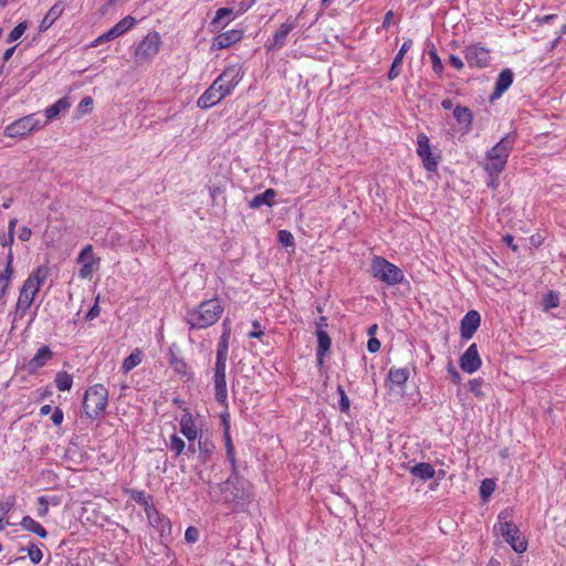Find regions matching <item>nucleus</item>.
<instances>
[{
    "mask_svg": "<svg viewBox=\"0 0 566 566\" xmlns=\"http://www.w3.org/2000/svg\"><path fill=\"white\" fill-rule=\"evenodd\" d=\"M169 447L172 451H175L176 455H179L185 449V442L181 438L171 436Z\"/></svg>",
    "mask_w": 566,
    "mask_h": 566,
    "instance_id": "42",
    "label": "nucleus"
},
{
    "mask_svg": "<svg viewBox=\"0 0 566 566\" xmlns=\"http://www.w3.org/2000/svg\"><path fill=\"white\" fill-rule=\"evenodd\" d=\"M411 45H412L411 40H407L406 42H403L398 54L395 57L396 64L402 63L403 56H405L406 52L411 48Z\"/></svg>",
    "mask_w": 566,
    "mask_h": 566,
    "instance_id": "49",
    "label": "nucleus"
},
{
    "mask_svg": "<svg viewBox=\"0 0 566 566\" xmlns=\"http://www.w3.org/2000/svg\"><path fill=\"white\" fill-rule=\"evenodd\" d=\"M217 488L220 490V499L227 503L244 499L242 482L238 478L228 479L222 484H218Z\"/></svg>",
    "mask_w": 566,
    "mask_h": 566,
    "instance_id": "9",
    "label": "nucleus"
},
{
    "mask_svg": "<svg viewBox=\"0 0 566 566\" xmlns=\"http://www.w3.org/2000/svg\"><path fill=\"white\" fill-rule=\"evenodd\" d=\"M55 384L61 391L70 390L72 388L73 378L66 371H59L55 376Z\"/></svg>",
    "mask_w": 566,
    "mask_h": 566,
    "instance_id": "34",
    "label": "nucleus"
},
{
    "mask_svg": "<svg viewBox=\"0 0 566 566\" xmlns=\"http://www.w3.org/2000/svg\"><path fill=\"white\" fill-rule=\"evenodd\" d=\"M252 325L254 329L249 334L250 337H260L263 335V331L259 322L254 321Z\"/></svg>",
    "mask_w": 566,
    "mask_h": 566,
    "instance_id": "61",
    "label": "nucleus"
},
{
    "mask_svg": "<svg viewBox=\"0 0 566 566\" xmlns=\"http://www.w3.org/2000/svg\"><path fill=\"white\" fill-rule=\"evenodd\" d=\"M93 104V98L91 96H86L84 97L80 104H78V107H77V112L81 114V115H84L86 114L90 109H91V106Z\"/></svg>",
    "mask_w": 566,
    "mask_h": 566,
    "instance_id": "48",
    "label": "nucleus"
},
{
    "mask_svg": "<svg viewBox=\"0 0 566 566\" xmlns=\"http://www.w3.org/2000/svg\"><path fill=\"white\" fill-rule=\"evenodd\" d=\"M13 240H14V234L12 233H7V234H2L0 235V244L6 248V247H11V244L13 243Z\"/></svg>",
    "mask_w": 566,
    "mask_h": 566,
    "instance_id": "54",
    "label": "nucleus"
},
{
    "mask_svg": "<svg viewBox=\"0 0 566 566\" xmlns=\"http://www.w3.org/2000/svg\"><path fill=\"white\" fill-rule=\"evenodd\" d=\"M480 322V314L476 311H469L461 321V337L470 339L478 329Z\"/></svg>",
    "mask_w": 566,
    "mask_h": 566,
    "instance_id": "16",
    "label": "nucleus"
},
{
    "mask_svg": "<svg viewBox=\"0 0 566 566\" xmlns=\"http://www.w3.org/2000/svg\"><path fill=\"white\" fill-rule=\"evenodd\" d=\"M143 361V350L135 348L132 354L123 361L122 368L125 373L130 371Z\"/></svg>",
    "mask_w": 566,
    "mask_h": 566,
    "instance_id": "28",
    "label": "nucleus"
},
{
    "mask_svg": "<svg viewBox=\"0 0 566 566\" xmlns=\"http://www.w3.org/2000/svg\"><path fill=\"white\" fill-rule=\"evenodd\" d=\"M98 301H99V295H97V297L95 300V304L92 306V308L86 314V319H94L95 317H97L99 315Z\"/></svg>",
    "mask_w": 566,
    "mask_h": 566,
    "instance_id": "53",
    "label": "nucleus"
},
{
    "mask_svg": "<svg viewBox=\"0 0 566 566\" xmlns=\"http://www.w3.org/2000/svg\"><path fill=\"white\" fill-rule=\"evenodd\" d=\"M338 392L340 396L339 408L342 411L346 412L349 409V399L340 386L338 387Z\"/></svg>",
    "mask_w": 566,
    "mask_h": 566,
    "instance_id": "52",
    "label": "nucleus"
},
{
    "mask_svg": "<svg viewBox=\"0 0 566 566\" xmlns=\"http://www.w3.org/2000/svg\"><path fill=\"white\" fill-rule=\"evenodd\" d=\"M53 23L54 21L49 15L45 14L43 20L41 21L40 31H46L49 28L52 27Z\"/></svg>",
    "mask_w": 566,
    "mask_h": 566,
    "instance_id": "60",
    "label": "nucleus"
},
{
    "mask_svg": "<svg viewBox=\"0 0 566 566\" xmlns=\"http://www.w3.org/2000/svg\"><path fill=\"white\" fill-rule=\"evenodd\" d=\"M275 191L273 189H266L264 192L256 195L250 202L249 207L251 209H258L262 206H273L274 203Z\"/></svg>",
    "mask_w": 566,
    "mask_h": 566,
    "instance_id": "24",
    "label": "nucleus"
},
{
    "mask_svg": "<svg viewBox=\"0 0 566 566\" xmlns=\"http://www.w3.org/2000/svg\"><path fill=\"white\" fill-rule=\"evenodd\" d=\"M77 263L81 264L78 275L82 279H91L93 273L99 269L101 258L95 255L93 247L87 244L78 254Z\"/></svg>",
    "mask_w": 566,
    "mask_h": 566,
    "instance_id": "8",
    "label": "nucleus"
},
{
    "mask_svg": "<svg viewBox=\"0 0 566 566\" xmlns=\"http://www.w3.org/2000/svg\"><path fill=\"white\" fill-rule=\"evenodd\" d=\"M242 38H243L242 30L233 29V30L226 31V32L220 33L213 38L212 43H211V49L212 50L228 49L231 45L240 42Z\"/></svg>",
    "mask_w": 566,
    "mask_h": 566,
    "instance_id": "13",
    "label": "nucleus"
},
{
    "mask_svg": "<svg viewBox=\"0 0 566 566\" xmlns=\"http://www.w3.org/2000/svg\"><path fill=\"white\" fill-rule=\"evenodd\" d=\"M449 61L450 64L457 70H461L463 67V62L459 56L450 55Z\"/></svg>",
    "mask_w": 566,
    "mask_h": 566,
    "instance_id": "62",
    "label": "nucleus"
},
{
    "mask_svg": "<svg viewBox=\"0 0 566 566\" xmlns=\"http://www.w3.org/2000/svg\"><path fill=\"white\" fill-rule=\"evenodd\" d=\"M224 438H226V447H227L228 457L233 462L234 461L233 444H232V441H231V438H230V434H229V426H228V423L226 424Z\"/></svg>",
    "mask_w": 566,
    "mask_h": 566,
    "instance_id": "50",
    "label": "nucleus"
},
{
    "mask_svg": "<svg viewBox=\"0 0 566 566\" xmlns=\"http://www.w3.org/2000/svg\"><path fill=\"white\" fill-rule=\"evenodd\" d=\"M161 43L157 32L148 33L137 45L135 54L142 62L151 61L158 54Z\"/></svg>",
    "mask_w": 566,
    "mask_h": 566,
    "instance_id": "6",
    "label": "nucleus"
},
{
    "mask_svg": "<svg viewBox=\"0 0 566 566\" xmlns=\"http://www.w3.org/2000/svg\"><path fill=\"white\" fill-rule=\"evenodd\" d=\"M401 64H396V61L394 60V62L391 64V67H390L389 72H388V78L389 80H394V78H396L399 75V73H400L399 66Z\"/></svg>",
    "mask_w": 566,
    "mask_h": 566,
    "instance_id": "58",
    "label": "nucleus"
},
{
    "mask_svg": "<svg viewBox=\"0 0 566 566\" xmlns=\"http://www.w3.org/2000/svg\"><path fill=\"white\" fill-rule=\"evenodd\" d=\"M429 56L431 59V62H432V67L434 70V72L437 73H441L442 70H443V65L441 63V60L439 59L438 54H437V51L434 48H432L430 51H429Z\"/></svg>",
    "mask_w": 566,
    "mask_h": 566,
    "instance_id": "46",
    "label": "nucleus"
},
{
    "mask_svg": "<svg viewBox=\"0 0 566 566\" xmlns=\"http://www.w3.org/2000/svg\"><path fill=\"white\" fill-rule=\"evenodd\" d=\"M214 387L216 399L220 403H226L228 398L227 384H226V369L214 368Z\"/></svg>",
    "mask_w": 566,
    "mask_h": 566,
    "instance_id": "20",
    "label": "nucleus"
},
{
    "mask_svg": "<svg viewBox=\"0 0 566 566\" xmlns=\"http://www.w3.org/2000/svg\"><path fill=\"white\" fill-rule=\"evenodd\" d=\"M31 229L28 227H23L19 232V239L23 242L29 241L31 238Z\"/></svg>",
    "mask_w": 566,
    "mask_h": 566,
    "instance_id": "59",
    "label": "nucleus"
},
{
    "mask_svg": "<svg viewBox=\"0 0 566 566\" xmlns=\"http://www.w3.org/2000/svg\"><path fill=\"white\" fill-rule=\"evenodd\" d=\"M212 88H216V93L221 96V98H224L226 96L231 94V90L229 86H227L224 83L220 82V80L216 78L214 82L211 84Z\"/></svg>",
    "mask_w": 566,
    "mask_h": 566,
    "instance_id": "41",
    "label": "nucleus"
},
{
    "mask_svg": "<svg viewBox=\"0 0 566 566\" xmlns=\"http://www.w3.org/2000/svg\"><path fill=\"white\" fill-rule=\"evenodd\" d=\"M34 294L28 293L21 289L13 315V324L25 316L27 311L31 307L34 301Z\"/></svg>",
    "mask_w": 566,
    "mask_h": 566,
    "instance_id": "19",
    "label": "nucleus"
},
{
    "mask_svg": "<svg viewBox=\"0 0 566 566\" xmlns=\"http://www.w3.org/2000/svg\"><path fill=\"white\" fill-rule=\"evenodd\" d=\"M213 448V444L208 440L199 441V459L202 463L209 461Z\"/></svg>",
    "mask_w": 566,
    "mask_h": 566,
    "instance_id": "35",
    "label": "nucleus"
},
{
    "mask_svg": "<svg viewBox=\"0 0 566 566\" xmlns=\"http://www.w3.org/2000/svg\"><path fill=\"white\" fill-rule=\"evenodd\" d=\"M221 96L216 93V88L210 86L198 99L197 104L200 108H209L221 101Z\"/></svg>",
    "mask_w": 566,
    "mask_h": 566,
    "instance_id": "25",
    "label": "nucleus"
},
{
    "mask_svg": "<svg viewBox=\"0 0 566 566\" xmlns=\"http://www.w3.org/2000/svg\"><path fill=\"white\" fill-rule=\"evenodd\" d=\"M409 378L408 368H391L388 374V379L391 384L402 386Z\"/></svg>",
    "mask_w": 566,
    "mask_h": 566,
    "instance_id": "31",
    "label": "nucleus"
},
{
    "mask_svg": "<svg viewBox=\"0 0 566 566\" xmlns=\"http://www.w3.org/2000/svg\"><path fill=\"white\" fill-rule=\"evenodd\" d=\"M504 241L514 252L517 251L518 248L516 244L513 243V237L511 234H506L504 237Z\"/></svg>",
    "mask_w": 566,
    "mask_h": 566,
    "instance_id": "63",
    "label": "nucleus"
},
{
    "mask_svg": "<svg viewBox=\"0 0 566 566\" xmlns=\"http://www.w3.org/2000/svg\"><path fill=\"white\" fill-rule=\"evenodd\" d=\"M410 473L421 480H429L434 476V469L428 462H421L410 468Z\"/></svg>",
    "mask_w": 566,
    "mask_h": 566,
    "instance_id": "26",
    "label": "nucleus"
},
{
    "mask_svg": "<svg viewBox=\"0 0 566 566\" xmlns=\"http://www.w3.org/2000/svg\"><path fill=\"white\" fill-rule=\"evenodd\" d=\"M228 357V346H219L217 352V361L214 368H223L226 369V361Z\"/></svg>",
    "mask_w": 566,
    "mask_h": 566,
    "instance_id": "40",
    "label": "nucleus"
},
{
    "mask_svg": "<svg viewBox=\"0 0 566 566\" xmlns=\"http://www.w3.org/2000/svg\"><path fill=\"white\" fill-rule=\"evenodd\" d=\"M223 307L217 298L201 302L196 311L188 314V323L195 328L213 325L221 316Z\"/></svg>",
    "mask_w": 566,
    "mask_h": 566,
    "instance_id": "1",
    "label": "nucleus"
},
{
    "mask_svg": "<svg viewBox=\"0 0 566 566\" xmlns=\"http://www.w3.org/2000/svg\"><path fill=\"white\" fill-rule=\"evenodd\" d=\"M302 12L293 20H289L284 23H282L276 32L273 35V39L270 43H268L265 46L269 51H275L281 49L286 40V36L294 30L296 27V22L298 18L301 17Z\"/></svg>",
    "mask_w": 566,
    "mask_h": 566,
    "instance_id": "11",
    "label": "nucleus"
},
{
    "mask_svg": "<svg viewBox=\"0 0 566 566\" xmlns=\"http://www.w3.org/2000/svg\"><path fill=\"white\" fill-rule=\"evenodd\" d=\"M108 391L103 385H94L86 390L83 408L90 418H96L107 406Z\"/></svg>",
    "mask_w": 566,
    "mask_h": 566,
    "instance_id": "4",
    "label": "nucleus"
},
{
    "mask_svg": "<svg viewBox=\"0 0 566 566\" xmlns=\"http://www.w3.org/2000/svg\"><path fill=\"white\" fill-rule=\"evenodd\" d=\"M512 82L513 72L510 69L503 70L496 80L492 98L500 97L511 86Z\"/></svg>",
    "mask_w": 566,
    "mask_h": 566,
    "instance_id": "22",
    "label": "nucleus"
},
{
    "mask_svg": "<svg viewBox=\"0 0 566 566\" xmlns=\"http://www.w3.org/2000/svg\"><path fill=\"white\" fill-rule=\"evenodd\" d=\"M64 3L63 0H59L56 3H54L50 10L48 11L46 15H49L54 22L61 17V14L64 11Z\"/></svg>",
    "mask_w": 566,
    "mask_h": 566,
    "instance_id": "37",
    "label": "nucleus"
},
{
    "mask_svg": "<svg viewBox=\"0 0 566 566\" xmlns=\"http://www.w3.org/2000/svg\"><path fill=\"white\" fill-rule=\"evenodd\" d=\"M198 536H199V532L196 527H188L186 530V533H185V539L188 542V543H195L197 542L198 539Z\"/></svg>",
    "mask_w": 566,
    "mask_h": 566,
    "instance_id": "51",
    "label": "nucleus"
},
{
    "mask_svg": "<svg viewBox=\"0 0 566 566\" xmlns=\"http://www.w3.org/2000/svg\"><path fill=\"white\" fill-rule=\"evenodd\" d=\"M243 73L242 69L239 64L229 65L223 70V72L217 77L220 82L224 83L231 91L239 84L242 80Z\"/></svg>",
    "mask_w": 566,
    "mask_h": 566,
    "instance_id": "18",
    "label": "nucleus"
},
{
    "mask_svg": "<svg viewBox=\"0 0 566 566\" xmlns=\"http://www.w3.org/2000/svg\"><path fill=\"white\" fill-rule=\"evenodd\" d=\"M544 310L548 311L551 308H555L559 304L558 295L554 292H549L547 295H545L544 300Z\"/></svg>",
    "mask_w": 566,
    "mask_h": 566,
    "instance_id": "38",
    "label": "nucleus"
},
{
    "mask_svg": "<svg viewBox=\"0 0 566 566\" xmlns=\"http://www.w3.org/2000/svg\"><path fill=\"white\" fill-rule=\"evenodd\" d=\"M135 18L127 15L117 22L111 30L99 35L93 43L92 46H97L106 41L114 40L126 31L130 30L135 25Z\"/></svg>",
    "mask_w": 566,
    "mask_h": 566,
    "instance_id": "10",
    "label": "nucleus"
},
{
    "mask_svg": "<svg viewBox=\"0 0 566 566\" xmlns=\"http://www.w3.org/2000/svg\"><path fill=\"white\" fill-rule=\"evenodd\" d=\"M39 504H40L39 515L40 516L46 515L48 511H49V503H48L46 499L44 496L39 497Z\"/></svg>",
    "mask_w": 566,
    "mask_h": 566,
    "instance_id": "55",
    "label": "nucleus"
},
{
    "mask_svg": "<svg viewBox=\"0 0 566 566\" xmlns=\"http://www.w3.org/2000/svg\"><path fill=\"white\" fill-rule=\"evenodd\" d=\"M70 102L66 97L60 98L52 106L45 109L46 123L56 117L62 111H65L70 107Z\"/></svg>",
    "mask_w": 566,
    "mask_h": 566,
    "instance_id": "27",
    "label": "nucleus"
},
{
    "mask_svg": "<svg viewBox=\"0 0 566 566\" xmlns=\"http://www.w3.org/2000/svg\"><path fill=\"white\" fill-rule=\"evenodd\" d=\"M509 513L506 511L499 514V523L493 527L495 534L501 535L512 549L518 554L526 552L527 541L522 535L515 523L506 521Z\"/></svg>",
    "mask_w": 566,
    "mask_h": 566,
    "instance_id": "2",
    "label": "nucleus"
},
{
    "mask_svg": "<svg viewBox=\"0 0 566 566\" xmlns=\"http://www.w3.org/2000/svg\"><path fill=\"white\" fill-rule=\"evenodd\" d=\"M317 336V361L319 365L323 364V357L326 352L331 348V337L328 334L324 331L318 328L316 331Z\"/></svg>",
    "mask_w": 566,
    "mask_h": 566,
    "instance_id": "23",
    "label": "nucleus"
},
{
    "mask_svg": "<svg viewBox=\"0 0 566 566\" xmlns=\"http://www.w3.org/2000/svg\"><path fill=\"white\" fill-rule=\"evenodd\" d=\"M49 268L46 265H41L35 269L29 277L24 281L22 285V290L36 295L41 285L45 282L49 275Z\"/></svg>",
    "mask_w": 566,
    "mask_h": 566,
    "instance_id": "12",
    "label": "nucleus"
},
{
    "mask_svg": "<svg viewBox=\"0 0 566 566\" xmlns=\"http://www.w3.org/2000/svg\"><path fill=\"white\" fill-rule=\"evenodd\" d=\"M453 116L459 124H464L467 130L470 129L473 116L468 107L457 106L453 111Z\"/></svg>",
    "mask_w": 566,
    "mask_h": 566,
    "instance_id": "29",
    "label": "nucleus"
},
{
    "mask_svg": "<svg viewBox=\"0 0 566 566\" xmlns=\"http://www.w3.org/2000/svg\"><path fill=\"white\" fill-rule=\"evenodd\" d=\"M392 17H394L392 11H388V12L386 13L385 19H384V23H382V25H384L385 28H388V27L390 25Z\"/></svg>",
    "mask_w": 566,
    "mask_h": 566,
    "instance_id": "64",
    "label": "nucleus"
},
{
    "mask_svg": "<svg viewBox=\"0 0 566 566\" xmlns=\"http://www.w3.org/2000/svg\"><path fill=\"white\" fill-rule=\"evenodd\" d=\"M28 25L25 22L19 23L9 34L8 41L13 42L18 40L27 30Z\"/></svg>",
    "mask_w": 566,
    "mask_h": 566,
    "instance_id": "43",
    "label": "nucleus"
},
{
    "mask_svg": "<svg viewBox=\"0 0 566 566\" xmlns=\"http://www.w3.org/2000/svg\"><path fill=\"white\" fill-rule=\"evenodd\" d=\"M12 262H13V253H12V251L10 249L9 252H8V255H7L6 268H4L3 272L0 275V285H6L7 290L9 287V282L11 280V276L13 274Z\"/></svg>",
    "mask_w": 566,
    "mask_h": 566,
    "instance_id": "33",
    "label": "nucleus"
},
{
    "mask_svg": "<svg viewBox=\"0 0 566 566\" xmlns=\"http://www.w3.org/2000/svg\"><path fill=\"white\" fill-rule=\"evenodd\" d=\"M21 525L24 530L32 532L42 538L46 537L48 535L46 531L30 516L23 517L21 521Z\"/></svg>",
    "mask_w": 566,
    "mask_h": 566,
    "instance_id": "32",
    "label": "nucleus"
},
{
    "mask_svg": "<svg viewBox=\"0 0 566 566\" xmlns=\"http://www.w3.org/2000/svg\"><path fill=\"white\" fill-rule=\"evenodd\" d=\"M40 126V122L34 115H28L8 125L4 135L11 138H22Z\"/></svg>",
    "mask_w": 566,
    "mask_h": 566,
    "instance_id": "7",
    "label": "nucleus"
},
{
    "mask_svg": "<svg viewBox=\"0 0 566 566\" xmlns=\"http://www.w3.org/2000/svg\"><path fill=\"white\" fill-rule=\"evenodd\" d=\"M279 241L284 247H292L294 244V238L292 233L287 230L279 231Z\"/></svg>",
    "mask_w": 566,
    "mask_h": 566,
    "instance_id": "44",
    "label": "nucleus"
},
{
    "mask_svg": "<svg viewBox=\"0 0 566 566\" xmlns=\"http://www.w3.org/2000/svg\"><path fill=\"white\" fill-rule=\"evenodd\" d=\"M52 357L53 353L49 346L44 345L40 347L38 353L32 357V359L28 364L29 371L35 373L39 368L43 367Z\"/></svg>",
    "mask_w": 566,
    "mask_h": 566,
    "instance_id": "21",
    "label": "nucleus"
},
{
    "mask_svg": "<svg viewBox=\"0 0 566 566\" xmlns=\"http://www.w3.org/2000/svg\"><path fill=\"white\" fill-rule=\"evenodd\" d=\"M513 143L514 137L506 135L488 151L484 168L490 175L497 176L504 170Z\"/></svg>",
    "mask_w": 566,
    "mask_h": 566,
    "instance_id": "3",
    "label": "nucleus"
},
{
    "mask_svg": "<svg viewBox=\"0 0 566 566\" xmlns=\"http://www.w3.org/2000/svg\"><path fill=\"white\" fill-rule=\"evenodd\" d=\"M28 555L31 559V562L33 564H38L40 563V560L42 559V552L41 549L34 545V544H31L29 547H28Z\"/></svg>",
    "mask_w": 566,
    "mask_h": 566,
    "instance_id": "45",
    "label": "nucleus"
},
{
    "mask_svg": "<svg viewBox=\"0 0 566 566\" xmlns=\"http://www.w3.org/2000/svg\"><path fill=\"white\" fill-rule=\"evenodd\" d=\"M418 155L422 158L423 165L429 171L436 170L438 163L431 155L429 139L424 135L418 136Z\"/></svg>",
    "mask_w": 566,
    "mask_h": 566,
    "instance_id": "17",
    "label": "nucleus"
},
{
    "mask_svg": "<svg viewBox=\"0 0 566 566\" xmlns=\"http://www.w3.org/2000/svg\"><path fill=\"white\" fill-rule=\"evenodd\" d=\"M370 272L375 279L389 285H395L403 280L402 271L381 256H375L373 259Z\"/></svg>",
    "mask_w": 566,
    "mask_h": 566,
    "instance_id": "5",
    "label": "nucleus"
},
{
    "mask_svg": "<svg viewBox=\"0 0 566 566\" xmlns=\"http://www.w3.org/2000/svg\"><path fill=\"white\" fill-rule=\"evenodd\" d=\"M13 503L6 501L0 503V531L4 530V525L2 524V521L4 516L9 513V511L12 509Z\"/></svg>",
    "mask_w": 566,
    "mask_h": 566,
    "instance_id": "47",
    "label": "nucleus"
},
{
    "mask_svg": "<svg viewBox=\"0 0 566 566\" xmlns=\"http://www.w3.org/2000/svg\"><path fill=\"white\" fill-rule=\"evenodd\" d=\"M233 14L232 8H220L216 12L214 19L211 21V25L218 27L222 19Z\"/></svg>",
    "mask_w": 566,
    "mask_h": 566,
    "instance_id": "39",
    "label": "nucleus"
},
{
    "mask_svg": "<svg viewBox=\"0 0 566 566\" xmlns=\"http://www.w3.org/2000/svg\"><path fill=\"white\" fill-rule=\"evenodd\" d=\"M51 420L54 424L59 426L63 421V412L60 408H55L53 411V415L51 417Z\"/></svg>",
    "mask_w": 566,
    "mask_h": 566,
    "instance_id": "57",
    "label": "nucleus"
},
{
    "mask_svg": "<svg viewBox=\"0 0 566 566\" xmlns=\"http://www.w3.org/2000/svg\"><path fill=\"white\" fill-rule=\"evenodd\" d=\"M367 348L370 353H376L380 348V342L377 338L371 337L367 343Z\"/></svg>",
    "mask_w": 566,
    "mask_h": 566,
    "instance_id": "56",
    "label": "nucleus"
},
{
    "mask_svg": "<svg viewBox=\"0 0 566 566\" xmlns=\"http://www.w3.org/2000/svg\"><path fill=\"white\" fill-rule=\"evenodd\" d=\"M465 60L471 66L483 67L489 63V51L482 46L470 45L464 51Z\"/></svg>",
    "mask_w": 566,
    "mask_h": 566,
    "instance_id": "15",
    "label": "nucleus"
},
{
    "mask_svg": "<svg viewBox=\"0 0 566 566\" xmlns=\"http://www.w3.org/2000/svg\"><path fill=\"white\" fill-rule=\"evenodd\" d=\"M181 432L189 440L193 441L197 438V428L193 420L189 416H184L180 421Z\"/></svg>",
    "mask_w": 566,
    "mask_h": 566,
    "instance_id": "30",
    "label": "nucleus"
},
{
    "mask_svg": "<svg viewBox=\"0 0 566 566\" xmlns=\"http://www.w3.org/2000/svg\"><path fill=\"white\" fill-rule=\"evenodd\" d=\"M495 489V482L492 479H484L480 486V494L483 500H488Z\"/></svg>",
    "mask_w": 566,
    "mask_h": 566,
    "instance_id": "36",
    "label": "nucleus"
},
{
    "mask_svg": "<svg viewBox=\"0 0 566 566\" xmlns=\"http://www.w3.org/2000/svg\"><path fill=\"white\" fill-rule=\"evenodd\" d=\"M476 344H472L460 358V367L463 371L472 374L481 367Z\"/></svg>",
    "mask_w": 566,
    "mask_h": 566,
    "instance_id": "14",
    "label": "nucleus"
}]
</instances>
